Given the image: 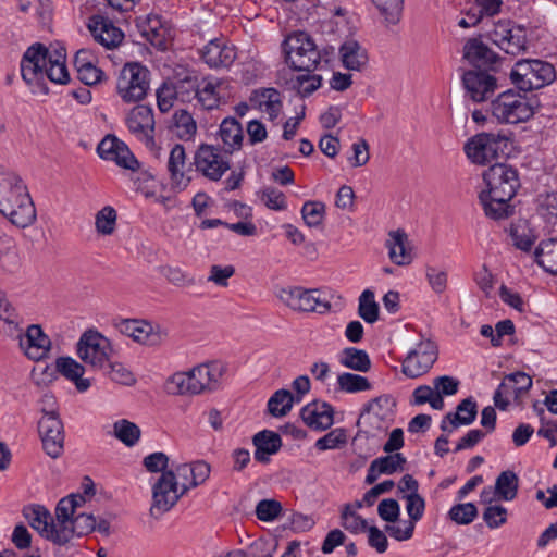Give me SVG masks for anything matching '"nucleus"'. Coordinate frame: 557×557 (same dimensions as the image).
Wrapping results in <instances>:
<instances>
[{
	"mask_svg": "<svg viewBox=\"0 0 557 557\" xmlns=\"http://www.w3.org/2000/svg\"><path fill=\"white\" fill-rule=\"evenodd\" d=\"M486 186L485 195L512 199L520 187V178L516 168L506 163H495L483 172Z\"/></svg>",
	"mask_w": 557,
	"mask_h": 557,
	"instance_id": "obj_9",
	"label": "nucleus"
},
{
	"mask_svg": "<svg viewBox=\"0 0 557 557\" xmlns=\"http://www.w3.org/2000/svg\"><path fill=\"white\" fill-rule=\"evenodd\" d=\"M337 384L341 391L347 393H358L371 388V384L367 377L349 372L339 374Z\"/></svg>",
	"mask_w": 557,
	"mask_h": 557,
	"instance_id": "obj_48",
	"label": "nucleus"
},
{
	"mask_svg": "<svg viewBox=\"0 0 557 557\" xmlns=\"http://www.w3.org/2000/svg\"><path fill=\"white\" fill-rule=\"evenodd\" d=\"M339 362L345 368L358 372H368L371 368V359L368 352L356 347L344 348L339 355Z\"/></svg>",
	"mask_w": 557,
	"mask_h": 557,
	"instance_id": "obj_39",
	"label": "nucleus"
},
{
	"mask_svg": "<svg viewBox=\"0 0 557 557\" xmlns=\"http://www.w3.org/2000/svg\"><path fill=\"white\" fill-rule=\"evenodd\" d=\"M116 327L122 334L148 346H157L166 337L165 331L146 320L124 319L116 324Z\"/></svg>",
	"mask_w": 557,
	"mask_h": 557,
	"instance_id": "obj_18",
	"label": "nucleus"
},
{
	"mask_svg": "<svg viewBox=\"0 0 557 557\" xmlns=\"http://www.w3.org/2000/svg\"><path fill=\"white\" fill-rule=\"evenodd\" d=\"M358 314L367 323H374L379 320V305L375 302L374 293L366 289L359 297Z\"/></svg>",
	"mask_w": 557,
	"mask_h": 557,
	"instance_id": "obj_43",
	"label": "nucleus"
},
{
	"mask_svg": "<svg viewBox=\"0 0 557 557\" xmlns=\"http://www.w3.org/2000/svg\"><path fill=\"white\" fill-rule=\"evenodd\" d=\"M534 256L536 263L544 271L557 275V238L541 240Z\"/></svg>",
	"mask_w": 557,
	"mask_h": 557,
	"instance_id": "obj_34",
	"label": "nucleus"
},
{
	"mask_svg": "<svg viewBox=\"0 0 557 557\" xmlns=\"http://www.w3.org/2000/svg\"><path fill=\"white\" fill-rule=\"evenodd\" d=\"M219 134L226 154H232L242 148L244 139L243 127L235 117H225L220 125Z\"/></svg>",
	"mask_w": 557,
	"mask_h": 557,
	"instance_id": "obj_31",
	"label": "nucleus"
},
{
	"mask_svg": "<svg viewBox=\"0 0 557 557\" xmlns=\"http://www.w3.org/2000/svg\"><path fill=\"white\" fill-rule=\"evenodd\" d=\"M76 352L82 361L95 369H103L113 352L111 342L97 330L85 331L77 344Z\"/></svg>",
	"mask_w": 557,
	"mask_h": 557,
	"instance_id": "obj_10",
	"label": "nucleus"
},
{
	"mask_svg": "<svg viewBox=\"0 0 557 557\" xmlns=\"http://www.w3.org/2000/svg\"><path fill=\"white\" fill-rule=\"evenodd\" d=\"M85 502V496L82 494H71L60 499L55 508L57 522L54 521V523L57 528H67L77 515V508L82 507Z\"/></svg>",
	"mask_w": 557,
	"mask_h": 557,
	"instance_id": "obj_32",
	"label": "nucleus"
},
{
	"mask_svg": "<svg viewBox=\"0 0 557 557\" xmlns=\"http://www.w3.org/2000/svg\"><path fill=\"white\" fill-rule=\"evenodd\" d=\"M346 433L344 429H334L320 437L314 446L318 450L335 449L346 443Z\"/></svg>",
	"mask_w": 557,
	"mask_h": 557,
	"instance_id": "obj_59",
	"label": "nucleus"
},
{
	"mask_svg": "<svg viewBox=\"0 0 557 557\" xmlns=\"http://www.w3.org/2000/svg\"><path fill=\"white\" fill-rule=\"evenodd\" d=\"M281 298L293 310L301 312H317L325 314L331 311L332 305L321 289H306L292 287L283 289Z\"/></svg>",
	"mask_w": 557,
	"mask_h": 557,
	"instance_id": "obj_11",
	"label": "nucleus"
},
{
	"mask_svg": "<svg viewBox=\"0 0 557 557\" xmlns=\"http://www.w3.org/2000/svg\"><path fill=\"white\" fill-rule=\"evenodd\" d=\"M161 272L175 286L189 287L196 284L195 277L178 267H164Z\"/></svg>",
	"mask_w": 557,
	"mask_h": 557,
	"instance_id": "obj_56",
	"label": "nucleus"
},
{
	"mask_svg": "<svg viewBox=\"0 0 557 557\" xmlns=\"http://www.w3.org/2000/svg\"><path fill=\"white\" fill-rule=\"evenodd\" d=\"M301 215L306 225L309 227H318L323 223L325 205L321 201H306L301 208Z\"/></svg>",
	"mask_w": 557,
	"mask_h": 557,
	"instance_id": "obj_47",
	"label": "nucleus"
},
{
	"mask_svg": "<svg viewBox=\"0 0 557 557\" xmlns=\"http://www.w3.org/2000/svg\"><path fill=\"white\" fill-rule=\"evenodd\" d=\"M172 132L184 141L193 140L197 133V123L186 110H177L172 117Z\"/></svg>",
	"mask_w": 557,
	"mask_h": 557,
	"instance_id": "obj_37",
	"label": "nucleus"
},
{
	"mask_svg": "<svg viewBox=\"0 0 557 557\" xmlns=\"http://www.w3.org/2000/svg\"><path fill=\"white\" fill-rule=\"evenodd\" d=\"M341 55L346 69L360 71L368 63L367 51L355 40L342 45Z\"/></svg>",
	"mask_w": 557,
	"mask_h": 557,
	"instance_id": "obj_36",
	"label": "nucleus"
},
{
	"mask_svg": "<svg viewBox=\"0 0 557 557\" xmlns=\"http://www.w3.org/2000/svg\"><path fill=\"white\" fill-rule=\"evenodd\" d=\"M138 27L143 37L154 48L160 51L168 50L171 39V29L160 15H147L144 20L138 22Z\"/></svg>",
	"mask_w": 557,
	"mask_h": 557,
	"instance_id": "obj_22",
	"label": "nucleus"
},
{
	"mask_svg": "<svg viewBox=\"0 0 557 557\" xmlns=\"http://www.w3.org/2000/svg\"><path fill=\"white\" fill-rule=\"evenodd\" d=\"M249 101L253 108L265 112L271 121L278 116L282 109L281 94L273 87L253 90Z\"/></svg>",
	"mask_w": 557,
	"mask_h": 557,
	"instance_id": "obj_28",
	"label": "nucleus"
},
{
	"mask_svg": "<svg viewBox=\"0 0 557 557\" xmlns=\"http://www.w3.org/2000/svg\"><path fill=\"white\" fill-rule=\"evenodd\" d=\"M0 213L17 227L35 220V203L23 181L13 173L0 174Z\"/></svg>",
	"mask_w": 557,
	"mask_h": 557,
	"instance_id": "obj_1",
	"label": "nucleus"
},
{
	"mask_svg": "<svg viewBox=\"0 0 557 557\" xmlns=\"http://www.w3.org/2000/svg\"><path fill=\"white\" fill-rule=\"evenodd\" d=\"M304 423L314 431H325L334 423V408L326 401L313 400L300 410Z\"/></svg>",
	"mask_w": 557,
	"mask_h": 557,
	"instance_id": "obj_23",
	"label": "nucleus"
},
{
	"mask_svg": "<svg viewBox=\"0 0 557 557\" xmlns=\"http://www.w3.org/2000/svg\"><path fill=\"white\" fill-rule=\"evenodd\" d=\"M490 110L491 115L503 124L527 122L534 115V107L530 99L513 89L503 91L491 100Z\"/></svg>",
	"mask_w": 557,
	"mask_h": 557,
	"instance_id": "obj_4",
	"label": "nucleus"
},
{
	"mask_svg": "<svg viewBox=\"0 0 557 557\" xmlns=\"http://www.w3.org/2000/svg\"><path fill=\"white\" fill-rule=\"evenodd\" d=\"M187 373L191 380V384H194V389H196L197 394H200L218 388L223 368L218 362H212L210 364L197 366Z\"/></svg>",
	"mask_w": 557,
	"mask_h": 557,
	"instance_id": "obj_26",
	"label": "nucleus"
},
{
	"mask_svg": "<svg viewBox=\"0 0 557 557\" xmlns=\"http://www.w3.org/2000/svg\"><path fill=\"white\" fill-rule=\"evenodd\" d=\"M387 24L399 23L404 9V0H371Z\"/></svg>",
	"mask_w": 557,
	"mask_h": 557,
	"instance_id": "obj_42",
	"label": "nucleus"
},
{
	"mask_svg": "<svg viewBox=\"0 0 557 557\" xmlns=\"http://www.w3.org/2000/svg\"><path fill=\"white\" fill-rule=\"evenodd\" d=\"M37 432L44 451L51 458H59L64 450V425L60 417L40 418Z\"/></svg>",
	"mask_w": 557,
	"mask_h": 557,
	"instance_id": "obj_16",
	"label": "nucleus"
},
{
	"mask_svg": "<svg viewBox=\"0 0 557 557\" xmlns=\"http://www.w3.org/2000/svg\"><path fill=\"white\" fill-rule=\"evenodd\" d=\"M438 357L435 342L422 338L414 348L410 349L401 362L403 373L410 379H417L430 371Z\"/></svg>",
	"mask_w": 557,
	"mask_h": 557,
	"instance_id": "obj_12",
	"label": "nucleus"
},
{
	"mask_svg": "<svg viewBox=\"0 0 557 557\" xmlns=\"http://www.w3.org/2000/svg\"><path fill=\"white\" fill-rule=\"evenodd\" d=\"M196 170L210 181L221 180L230 170V160L221 153L220 147L201 144L194 157Z\"/></svg>",
	"mask_w": 557,
	"mask_h": 557,
	"instance_id": "obj_14",
	"label": "nucleus"
},
{
	"mask_svg": "<svg viewBox=\"0 0 557 557\" xmlns=\"http://www.w3.org/2000/svg\"><path fill=\"white\" fill-rule=\"evenodd\" d=\"M342 525L351 533H361L368 530V522L361 516L352 511L349 505H346L342 512Z\"/></svg>",
	"mask_w": 557,
	"mask_h": 557,
	"instance_id": "obj_57",
	"label": "nucleus"
},
{
	"mask_svg": "<svg viewBox=\"0 0 557 557\" xmlns=\"http://www.w3.org/2000/svg\"><path fill=\"white\" fill-rule=\"evenodd\" d=\"M113 428L116 438L128 447L134 446L140 438V429L128 420H119Z\"/></svg>",
	"mask_w": 557,
	"mask_h": 557,
	"instance_id": "obj_44",
	"label": "nucleus"
},
{
	"mask_svg": "<svg viewBox=\"0 0 557 557\" xmlns=\"http://www.w3.org/2000/svg\"><path fill=\"white\" fill-rule=\"evenodd\" d=\"M173 87L176 89L182 102H189L193 97H196L199 85L197 83V77L188 75L183 79L173 83Z\"/></svg>",
	"mask_w": 557,
	"mask_h": 557,
	"instance_id": "obj_63",
	"label": "nucleus"
},
{
	"mask_svg": "<svg viewBox=\"0 0 557 557\" xmlns=\"http://www.w3.org/2000/svg\"><path fill=\"white\" fill-rule=\"evenodd\" d=\"M507 509L502 505L487 506L483 511V520L490 529H497L507 522Z\"/></svg>",
	"mask_w": 557,
	"mask_h": 557,
	"instance_id": "obj_58",
	"label": "nucleus"
},
{
	"mask_svg": "<svg viewBox=\"0 0 557 557\" xmlns=\"http://www.w3.org/2000/svg\"><path fill=\"white\" fill-rule=\"evenodd\" d=\"M495 72L468 70L462 74L465 97L473 102H486L496 91L498 85Z\"/></svg>",
	"mask_w": 557,
	"mask_h": 557,
	"instance_id": "obj_15",
	"label": "nucleus"
},
{
	"mask_svg": "<svg viewBox=\"0 0 557 557\" xmlns=\"http://www.w3.org/2000/svg\"><path fill=\"white\" fill-rule=\"evenodd\" d=\"M65 48L55 42L49 47L37 42L36 47V66L37 75H46L51 82L57 84H65L70 79L66 69Z\"/></svg>",
	"mask_w": 557,
	"mask_h": 557,
	"instance_id": "obj_8",
	"label": "nucleus"
},
{
	"mask_svg": "<svg viewBox=\"0 0 557 557\" xmlns=\"http://www.w3.org/2000/svg\"><path fill=\"white\" fill-rule=\"evenodd\" d=\"M126 125L132 134L144 141L147 147H153L154 141V116L153 111L148 106L134 107L127 117Z\"/></svg>",
	"mask_w": 557,
	"mask_h": 557,
	"instance_id": "obj_19",
	"label": "nucleus"
},
{
	"mask_svg": "<svg viewBox=\"0 0 557 557\" xmlns=\"http://www.w3.org/2000/svg\"><path fill=\"white\" fill-rule=\"evenodd\" d=\"M260 198L269 209L282 211L287 208V201L284 193L274 187H265L261 191Z\"/></svg>",
	"mask_w": 557,
	"mask_h": 557,
	"instance_id": "obj_61",
	"label": "nucleus"
},
{
	"mask_svg": "<svg viewBox=\"0 0 557 557\" xmlns=\"http://www.w3.org/2000/svg\"><path fill=\"white\" fill-rule=\"evenodd\" d=\"M176 99L180 98L176 89L173 87V83H163L157 89V104L162 113L169 112L173 108Z\"/></svg>",
	"mask_w": 557,
	"mask_h": 557,
	"instance_id": "obj_55",
	"label": "nucleus"
},
{
	"mask_svg": "<svg viewBox=\"0 0 557 557\" xmlns=\"http://www.w3.org/2000/svg\"><path fill=\"white\" fill-rule=\"evenodd\" d=\"M556 72L553 64L537 60H519L510 72L511 83L521 91L540 89L553 83Z\"/></svg>",
	"mask_w": 557,
	"mask_h": 557,
	"instance_id": "obj_5",
	"label": "nucleus"
},
{
	"mask_svg": "<svg viewBox=\"0 0 557 557\" xmlns=\"http://www.w3.org/2000/svg\"><path fill=\"white\" fill-rule=\"evenodd\" d=\"M519 478L512 470L499 473L495 481V495L499 500L511 502L518 495Z\"/></svg>",
	"mask_w": 557,
	"mask_h": 557,
	"instance_id": "obj_38",
	"label": "nucleus"
},
{
	"mask_svg": "<svg viewBox=\"0 0 557 557\" xmlns=\"http://www.w3.org/2000/svg\"><path fill=\"white\" fill-rule=\"evenodd\" d=\"M519 25H515L511 21H498L493 30L490 32V38L498 48L500 45H504V41L512 35L513 30L518 28Z\"/></svg>",
	"mask_w": 557,
	"mask_h": 557,
	"instance_id": "obj_64",
	"label": "nucleus"
},
{
	"mask_svg": "<svg viewBox=\"0 0 557 557\" xmlns=\"http://www.w3.org/2000/svg\"><path fill=\"white\" fill-rule=\"evenodd\" d=\"M379 468V472L382 474H393L397 471H403L407 460L400 453L389 454L387 456L379 457L374 459Z\"/></svg>",
	"mask_w": 557,
	"mask_h": 557,
	"instance_id": "obj_53",
	"label": "nucleus"
},
{
	"mask_svg": "<svg viewBox=\"0 0 557 557\" xmlns=\"http://www.w3.org/2000/svg\"><path fill=\"white\" fill-rule=\"evenodd\" d=\"M88 29L94 39L107 49L120 46L124 39V33L113 22L102 15H92L88 21Z\"/></svg>",
	"mask_w": 557,
	"mask_h": 557,
	"instance_id": "obj_21",
	"label": "nucleus"
},
{
	"mask_svg": "<svg viewBox=\"0 0 557 557\" xmlns=\"http://www.w3.org/2000/svg\"><path fill=\"white\" fill-rule=\"evenodd\" d=\"M478 517V508L473 503L454 505L448 511V518L457 524L466 525Z\"/></svg>",
	"mask_w": 557,
	"mask_h": 557,
	"instance_id": "obj_51",
	"label": "nucleus"
},
{
	"mask_svg": "<svg viewBox=\"0 0 557 557\" xmlns=\"http://www.w3.org/2000/svg\"><path fill=\"white\" fill-rule=\"evenodd\" d=\"M282 511V505L275 499H262L256 506V516L261 521H273Z\"/></svg>",
	"mask_w": 557,
	"mask_h": 557,
	"instance_id": "obj_62",
	"label": "nucleus"
},
{
	"mask_svg": "<svg viewBox=\"0 0 557 557\" xmlns=\"http://www.w3.org/2000/svg\"><path fill=\"white\" fill-rule=\"evenodd\" d=\"M478 416V404L472 397L462 399L455 412H448L441 422L443 432L451 433L461 425L472 424Z\"/></svg>",
	"mask_w": 557,
	"mask_h": 557,
	"instance_id": "obj_25",
	"label": "nucleus"
},
{
	"mask_svg": "<svg viewBox=\"0 0 557 557\" xmlns=\"http://www.w3.org/2000/svg\"><path fill=\"white\" fill-rule=\"evenodd\" d=\"M96 531V518L91 513H77L67 528H57L49 510L37 505V532L47 540L64 545L74 535L81 537Z\"/></svg>",
	"mask_w": 557,
	"mask_h": 557,
	"instance_id": "obj_2",
	"label": "nucleus"
},
{
	"mask_svg": "<svg viewBox=\"0 0 557 557\" xmlns=\"http://www.w3.org/2000/svg\"><path fill=\"white\" fill-rule=\"evenodd\" d=\"M97 152L101 159L114 161L121 168L131 171L139 168V162L128 147L114 135H107L98 144Z\"/></svg>",
	"mask_w": 557,
	"mask_h": 557,
	"instance_id": "obj_20",
	"label": "nucleus"
},
{
	"mask_svg": "<svg viewBox=\"0 0 557 557\" xmlns=\"http://www.w3.org/2000/svg\"><path fill=\"white\" fill-rule=\"evenodd\" d=\"M149 70L138 62L126 63L120 72L116 91L123 101L143 100L149 89Z\"/></svg>",
	"mask_w": 557,
	"mask_h": 557,
	"instance_id": "obj_7",
	"label": "nucleus"
},
{
	"mask_svg": "<svg viewBox=\"0 0 557 557\" xmlns=\"http://www.w3.org/2000/svg\"><path fill=\"white\" fill-rule=\"evenodd\" d=\"M183 495L172 472H163L152 486L151 517L159 519L170 511Z\"/></svg>",
	"mask_w": 557,
	"mask_h": 557,
	"instance_id": "obj_13",
	"label": "nucleus"
},
{
	"mask_svg": "<svg viewBox=\"0 0 557 557\" xmlns=\"http://www.w3.org/2000/svg\"><path fill=\"white\" fill-rule=\"evenodd\" d=\"M508 145L509 138L503 134L480 133L467 140L463 150L472 163L484 165L507 154Z\"/></svg>",
	"mask_w": 557,
	"mask_h": 557,
	"instance_id": "obj_6",
	"label": "nucleus"
},
{
	"mask_svg": "<svg viewBox=\"0 0 557 557\" xmlns=\"http://www.w3.org/2000/svg\"><path fill=\"white\" fill-rule=\"evenodd\" d=\"M55 371L66 380L74 383L76 389L81 393L90 387V381L84 379L85 368L72 357H59L55 360Z\"/></svg>",
	"mask_w": 557,
	"mask_h": 557,
	"instance_id": "obj_29",
	"label": "nucleus"
},
{
	"mask_svg": "<svg viewBox=\"0 0 557 557\" xmlns=\"http://www.w3.org/2000/svg\"><path fill=\"white\" fill-rule=\"evenodd\" d=\"M252 443L256 447L255 459L259 462H268L269 456L276 454L281 446V436L270 430H263L258 432L252 437Z\"/></svg>",
	"mask_w": 557,
	"mask_h": 557,
	"instance_id": "obj_30",
	"label": "nucleus"
},
{
	"mask_svg": "<svg viewBox=\"0 0 557 557\" xmlns=\"http://www.w3.org/2000/svg\"><path fill=\"white\" fill-rule=\"evenodd\" d=\"M395 407L394 399L388 395H381L364 405L361 417L364 413L373 414L379 420H385L393 413Z\"/></svg>",
	"mask_w": 557,
	"mask_h": 557,
	"instance_id": "obj_41",
	"label": "nucleus"
},
{
	"mask_svg": "<svg viewBox=\"0 0 557 557\" xmlns=\"http://www.w3.org/2000/svg\"><path fill=\"white\" fill-rule=\"evenodd\" d=\"M200 55L211 69L228 67L237 54L235 47L227 45L223 39H212L202 49Z\"/></svg>",
	"mask_w": 557,
	"mask_h": 557,
	"instance_id": "obj_24",
	"label": "nucleus"
},
{
	"mask_svg": "<svg viewBox=\"0 0 557 557\" xmlns=\"http://www.w3.org/2000/svg\"><path fill=\"white\" fill-rule=\"evenodd\" d=\"M286 62L295 71L310 73L322 60V53L313 38L306 32H294L283 42Z\"/></svg>",
	"mask_w": 557,
	"mask_h": 557,
	"instance_id": "obj_3",
	"label": "nucleus"
},
{
	"mask_svg": "<svg viewBox=\"0 0 557 557\" xmlns=\"http://www.w3.org/2000/svg\"><path fill=\"white\" fill-rule=\"evenodd\" d=\"M503 382L509 383V396H512L515 399H518L532 387L531 376L521 371L507 374Z\"/></svg>",
	"mask_w": 557,
	"mask_h": 557,
	"instance_id": "obj_49",
	"label": "nucleus"
},
{
	"mask_svg": "<svg viewBox=\"0 0 557 557\" xmlns=\"http://www.w3.org/2000/svg\"><path fill=\"white\" fill-rule=\"evenodd\" d=\"M479 199L483 206L486 216L493 220L506 219L513 213V207L509 205L511 199L503 197H490L485 191H481Z\"/></svg>",
	"mask_w": 557,
	"mask_h": 557,
	"instance_id": "obj_35",
	"label": "nucleus"
},
{
	"mask_svg": "<svg viewBox=\"0 0 557 557\" xmlns=\"http://www.w3.org/2000/svg\"><path fill=\"white\" fill-rule=\"evenodd\" d=\"M499 48L504 50L508 54H519L520 52L527 49V30L522 26H518L517 29L513 30L512 35L508 37L504 45H500Z\"/></svg>",
	"mask_w": 557,
	"mask_h": 557,
	"instance_id": "obj_54",
	"label": "nucleus"
},
{
	"mask_svg": "<svg viewBox=\"0 0 557 557\" xmlns=\"http://www.w3.org/2000/svg\"><path fill=\"white\" fill-rule=\"evenodd\" d=\"M21 76L26 85L35 83V44L30 45L21 60Z\"/></svg>",
	"mask_w": 557,
	"mask_h": 557,
	"instance_id": "obj_60",
	"label": "nucleus"
},
{
	"mask_svg": "<svg viewBox=\"0 0 557 557\" xmlns=\"http://www.w3.org/2000/svg\"><path fill=\"white\" fill-rule=\"evenodd\" d=\"M463 59L473 67L482 72H497L500 67V58L480 38H470L463 46Z\"/></svg>",
	"mask_w": 557,
	"mask_h": 557,
	"instance_id": "obj_17",
	"label": "nucleus"
},
{
	"mask_svg": "<svg viewBox=\"0 0 557 557\" xmlns=\"http://www.w3.org/2000/svg\"><path fill=\"white\" fill-rule=\"evenodd\" d=\"M220 83L207 82L201 88H198L196 98L206 110H213L220 104V95L216 91Z\"/></svg>",
	"mask_w": 557,
	"mask_h": 557,
	"instance_id": "obj_52",
	"label": "nucleus"
},
{
	"mask_svg": "<svg viewBox=\"0 0 557 557\" xmlns=\"http://www.w3.org/2000/svg\"><path fill=\"white\" fill-rule=\"evenodd\" d=\"M407 234L403 230L389 233L386 245L391 260L397 265L409 264L412 260L411 251L407 248Z\"/></svg>",
	"mask_w": 557,
	"mask_h": 557,
	"instance_id": "obj_33",
	"label": "nucleus"
},
{
	"mask_svg": "<svg viewBox=\"0 0 557 557\" xmlns=\"http://www.w3.org/2000/svg\"><path fill=\"white\" fill-rule=\"evenodd\" d=\"M539 213L547 224L557 225V191L539 197Z\"/></svg>",
	"mask_w": 557,
	"mask_h": 557,
	"instance_id": "obj_50",
	"label": "nucleus"
},
{
	"mask_svg": "<svg viewBox=\"0 0 557 557\" xmlns=\"http://www.w3.org/2000/svg\"><path fill=\"white\" fill-rule=\"evenodd\" d=\"M165 389L173 395H197L187 372H177L170 376L165 383Z\"/></svg>",
	"mask_w": 557,
	"mask_h": 557,
	"instance_id": "obj_45",
	"label": "nucleus"
},
{
	"mask_svg": "<svg viewBox=\"0 0 557 557\" xmlns=\"http://www.w3.org/2000/svg\"><path fill=\"white\" fill-rule=\"evenodd\" d=\"M117 213L111 206H106L96 213L95 227L98 234L111 235L115 231Z\"/></svg>",
	"mask_w": 557,
	"mask_h": 557,
	"instance_id": "obj_46",
	"label": "nucleus"
},
{
	"mask_svg": "<svg viewBox=\"0 0 557 557\" xmlns=\"http://www.w3.org/2000/svg\"><path fill=\"white\" fill-rule=\"evenodd\" d=\"M171 186L173 189L182 191L190 183V177L186 174V152L185 148L181 144H175L170 151L168 164H166Z\"/></svg>",
	"mask_w": 557,
	"mask_h": 557,
	"instance_id": "obj_27",
	"label": "nucleus"
},
{
	"mask_svg": "<svg viewBox=\"0 0 557 557\" xmlns=\"http://www.w3.org/2000/svg\"><path fill=\"white\" fill-rule=\"evenodd\" d=\"M295 396L288 389L276 391L268 401V410L273 417H284L293 408Z\"/></svg>",
	"mask_w": 557,
	"mask_h": 557,
	"instance_id": "obj_40",
	"label": "nucleus"
}]
</instances>
